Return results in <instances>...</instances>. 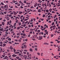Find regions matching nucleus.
Returning a JSON list of instances; mask_svg holds the SVG:
<instances>
[{
  "mask_svg": "<svg viewBox=\"0 0 60 60\" xmlns=\"http://www.w3.org/2000/svg\"><path fill=\"white\" fill-rule=\"evenodd\" d=\"M49 6V7H50L51 6V4L50 3H47V6Z\"/></svg>",
  "mask_w": 60,
  "mask_h": 60,
  "instance_id": "nucleus-1",
  "label": "nucleus"
},
{
  "mask_svg": "<svg viewBox=\"0 0 60 60\" xmlns=\"http://www.w3.org/2000/svg\"><path fill=\"white\" fill-rule=\"evenodd\" d=\"M38 40H41L42 39V37L40 36L38 37Z\"/></svg>",
  "mask_w": 60,
  "mask_h": 60,
  "instance_id": "nucleus-2",
  "label": "nucleus"
},
{
  "mask_svg": "<svg viewBox=\"0 0 60 60\" xmlns=\"http://www.w3.org/2000/svg\"><path fill=\"white\" fill-rule=\"evenodd\" d=\"M21 35H22L23 36H26V34L24 33H21Z\"/></svg>",
  "mask_w": 60,
  "mask_h": 60,
  "instance_id": "nucleus-3",
  "label": "nucleus"
},
{
  "mask_svg": "<svg viewBox=\"0 0 60 60\" xmlns=\"http://www.w3.org/2000/svg\"><path fill=\"white\" fill-rule=\"evenodd\" d=\"M8 58H9L7 56H6L5 57L3 58V59H8Z\"/></svg>",
  "mask_w": 60,
  "mask_h": 60,
  "instance_id": "nucleus-4",
  "label": "nucleus"
},
{
  "mask_svg": "<svg viewBox=\"0 0 60 60\" xmlns=\"http://www.w3.org/2000/svg\"><path fill=\"white\" fill-rule=\"evenodd\" d=\"M9 49L11 50H12V49H13V47H12V46H10V47H9Z\"/></svg>",
  "mask_w": 60,
  "mask_h": 60,
  "instance_id": "nucleus-5",
  "label": "nucleus"
},
{
  "mask_svg": "<svg viewBox=\"0 0 60 60\" xmlns=\"http://www.w3.org/2000/svg\"><path fill=\"white\" fill-rule=\"evenodd\" d=\"M0 31H2L3 32H4V28H1L0 29Z\"/></svg>",
  "mask_w": 60,
  "mask_h": 60,
  "instance_id": "nucleus-6",
  "label": "nucleus"
},
{
  "mask_svg": "<svg viewBox=\"0 0 60 60\" xmlns=\"http://www.w3.org/2000/svg\"><path fill=\"white\" fill-rule=\"evenodd\" d=\"M42 5L43 6V7H44V6H45V7H47V5L45 4H42Z\"/></svg>",
  "mask_w": 60,
  "mask_h": 60,
  "instance_id": "nucleus-7",
  "label": "nucleus"
},
{
  "mask_svg": "<svg viewBox=\"0 0 60 60\" xmlns=\"http://www.w3.org/2000/svg\"><path fill=\"white\" fill-rule=\"evenodd\" d=\"M12 56L13 57H16V56H17V55L15 54H14L12 55Z\"/></svg>",
  "mask_w": 60,
  "mask_h": 60,
  "instance_id": "nucleus-8",
  "label": "nucleus"
},
{
  "mask_svg": "<svg viewBox=\"0 0 60 60\" xmlns=\"http://www.w3.org/2000/svg\"><path fill=\"white\" fill-rule=\"evenodd\" d=\"M39 34L40 35H43V32H41L39 33Z\"/></svg>",
  "mask_w": 60,
  "mask_h": 60,
  "instance_id": "nucleus-9",
  "label": "nucleus"
},
{
  "mask_svg": "<svg viewBox=\"0 0 60 60\" xmlns=\"http://www.w3.org/2000/svg\"><path fill=\"white\" fill-rule=\"evenodd\" d=\"M46 29V27H45L44 29H42V28H41V30L42 31H43L44 30H45V29Z\"/></svg>",
  "mask_w": 60,
  "mask_h": 60,
  "instance_id": "nucleus-10",
  "label": "nucleus"
},
{
  "mask_svg": "<svg viewBox=\"0 0 60 60\" xmlns=\"http://www.w3.org/2000/svg\"><path fill=\"white\" fill-rule=\"evenodd\" d=\"M49 45V44H48L47 42H45L44 43V45Z\"/></svg>",
  "mask_w": 60,
  "mask_h": 60,
  "instance_id": "nucleus-11",
  "label": "nucleus"
},
{
  "mask_svg": "<svg viewBox=\"0 0 60 60\" xmlns=\"http://www.w3.org/2000/svg\"><path fill=\"white\" fill-rule=\"evenodd\" d=\"M26 26V24H24L23 25H21V26H23V27H25V26Z\"/></svg>",
  "mask_w": 60,
  "mask_h": 60,
  "instance_id": "nucleus-12",
  "label": "nucleus"
},
{
  "mask_svg": "<svg viewBox=\"0 0 60 60\" xmlns=\"http://www.w3.org/2000/svg\"><path fill=\"white\" fill-rule=\"evenodd\" d=\"M53 46L55 47H58V45H54Z\"/></svg>",
  "mask_w": 60,
  "mask_h": 60,
  "instance_id": "nucleus-13",
  "label": "nucleus"
},
{
  "mask_svg": "<svg viewBox=\"0 0 60 60\" xmlns=\"http://www.w3.org/2000/svg\"><path fill=\"white\" fill-rule=\"evenodd\" d=\"M5 23L4 22H2V25H3V26H4V25Z\"/></svg>",
  "mask_w": 60,
  "mask_h": 60,
  "instance_id": "nucleus-14",
  "label": "nucleus"
},
{
  "mask_svg": "<svg viewBox=\"0 0 60 60\" xmlns=\"http://www.w3.org/2000/svg\"><path fill=\"white\" fill-rule=\"evenodd\" d=\"M13 12L14 13V15H16V14H17V12H15L14 11H13Z\"/></svg>",
  "mask_w": 60,
  "mask_h": 60,
  "instance_id": "nucleus-15",
  "label": "nucleus"
},
{
  "mask_svg": "<svg viewBox=\"0 0 60 60\" xmlns=\"http://www.w3.org/2000/svg\"><path fill=\"white\" fill-rule=\"evenodd\" d=\"M20 33H18L17 34V35H20Z\"/></svg>",
  "mask_w": 60,
  "mask_h": 60,
  "instance_id": "nucleus-16",
  "label": "nucleus"
},
{
  "mask_svg": "<svg viewBox=\"0 0 60 60\" xmlns=\"http://www.w3.org/2000/svg\"><path fill=\"white\" fill-rule=\"evenodd\" d=\"M30 51H33V49L32 48H30Z\"/></svg>",
  "mask_w": 60,
  "mask_h": 60,
  "instance_id": "nucleus-17",
  "label": "nucleus"
},
{
  "mask_svg": "<svg viewBox=\"0 0 60 60\" xmlns=\"http://www.w3.org/2000/svg\"><path fill=\"white\" fill-rule=\"evenodd\" d=\"M26 4H27L28 5H30V3H28L27 2H26Z\"/></svg>",
  "mask_w": 60,
  "mask_h": 60,
  "instance_id": "nucleus-18",
  "label": "nucleus"
},
{
  "mask_svg": "<svg viewBox=\"0 0 60 60\" xmlns=\"http://www.w3.org/2000/svg\"><path fill=\"white\" fill-rule=\"evenodd\" d=\"M16 1L15 0H13L12 1V2H13V3H16Z\"/></svg>",
  "mask_w": 60,
  "mask_h": 60,
  "instance_id": "nucleus-19",
  "label": "nucleus"
},
{
  "mask_svg": "<svg viewBox=\"0 0 60 60\" xmlns=\"http://www.w3.org/2000/svg\"><path fill=\"white\" fill-rule=\"evenodd\" d=\"M13 51L14 52H16V49H15V48H13Z\"/></svg>",
  "mask_w": 60,
  "mask_h": 60,
  "instance_id": "nucleus-20",
  "label": "nucleus"
},
{
  "mask_svg": "<svg viewBox=\"0 0 60 60\" xmlns=\"http://www.w3.org/2000/svg\"><path fill=\"white\" fill-rule=\"evenodd\" d=\"M29 35L28 36V37H30V36H31V34H29Z\"/></svg>",
  "mask_w": 60,
  "mask_h": 60,
  "instance_id": "nucleus-21",
  "label": "nucleus"
},
{
  "mask_svg": "<svg viewBox=\"0 0 60 60\" xmlns=\"http://www.w3.org/2000/svg\"><path fill=\"white\" fill-rule=\"evenodd\" d=\"M49 11L50 12H51V11H52V9H50L49 10Z\"/></svg>",
  "mask_w": 60,
  "mask_h": 60,
  "instance_id": "nucleus-22",
  "label": "nucleus"
},
{
  "mask_svg": "<svg viewBox=\"0 0 60 60\" xmlns=\"http://www.w3.org/2000/svg\"><path fill=\"white\" fill-rule=\"evenodd\" d=\"M23 46L24 47V48H26V45H23Z\"/></svg>",
  "mask_w": 60,
  "mask_h": 60,
  "instance_id": "nucleus-23",
  "label": "nucleus"
},
{
  "mask_svg": "<svg viewBox=\"0 0 60 60\" xmlns=\"http://www.w3.org/2000/svg\"><path fill=\"white\" fill-rule=\"evenodd\" d=\"M15 19H19V17L17 16L15 17Z\"/></svg>",
  "mask_w": 60,
  "mask_h": 60,
  "instance_id": "nucleus-24",
  "label": "nucleus"
},
{
  "mask_svg": "<svg viewBox=\"0 0 60 60\" xmlns=\"http://www.w3.org/2000/svg\"><path fill=\"white\" fill-rule=\"evenodd\" d=\"M19 3H20V4H23V3H22V2H21V1H20L19 2Z\"/></svg>",
  "mask_w": 60,
  "mask_h": 60,
  "instance_id": "nucleus-25",
  "label": "nucleus"
},
{
  "mask_svg": "<svg viewBox=\"0 0 60 60\" xmlns=\"http://www.w3.org/2000/svg\"><path fill=\"white\" fill-rule=\"evenodd\" d=\"M17 30H19V29H20V27H18L17 28Z\"/></svg>",
  "mask_w": 60,
  "mask_h": 60,
  "instance_id": "nucleus-26",
  "label": "nucleus"
},
{
  "mask_svg": "<svg viewBox=\"0 0 60 60\" xmlns=\"http://www.w3.org/2000/svg\"><path fill=\"white\" fill-rule=\"evenodd\" d=\"M45 17H46V15H45L44 14H43V18H44Z\"/></svg>",
  "mask_w": 60,
  "mask_h": 60,
  "instance_id": "nucleus-27",
  "label": "nucleus"
},
{
  "mask_svg": "<svg viewBox=\"0 0 60 60\" xmlns=\"http://www.w3.org/2000/svg\"><path fill=\"white\" fill-rule=\"evenodd\" d=\"M23 53L24 54H26V52H23Z\"/></svg>",
  "mask_w": 60,
  "mask_h": 60,
  "instance_id": "nucleus-28",
  "label": "nucleus"
},
{
  "mask_svg": "<svg viewBox=\"0 0 60 60\" xmlns=\"http://www.w3.org/2000/svg\"><path fill=\"white\" fill-rule=\"evenodd\" d=\"M15 44H16V45L17 44H19V43L15 42Z\"/></svg>",
  "mask_w": 60,
  "mask_h": 60,
  "instance_id": "nucleus-29",
  "label": "nucleus"
},
{
  "mask_svg": "<svg viewBox=\"0 0 60 60\" xmlns=\"http://www.w3.org/2000/svg\"><path fill=\"white\" fill-rule=\"evenodd\" d=\"M23 51H25V52H27V50L23 49Z\"/></svg>",
  "mask_w": 60,
  "mask_h": 60,
  "instance_id": "nucleus-30",
  "label": "nucleus"
},
{
  "mask_svg": "<svg viewBox=\"0 0 60 60\" xmlns=\"http://www.w3.org/2000/svg\"><path fill=\"white\" fill-rule=\"evenodd\" d=\"M16 58H17V59H19V56H17L16 57Z\"/></svg>",
  "mask_w": 60,
  "mask_h": 60,
  "instance_id": "nucleus-31",
  "label": "nucleus"
},
{
  "mask_svg": "<svg viewBox=\"0 0 60 60\" xmlns=\"http://www.w3.org/2000/svg\"><path fill=\"white\" fill-rule=\"evenodd\" d=\"M46 12H49V10H46Z\"/></svg>",
  "mask_w": 60,
  "mask_h": 60,
  "instance_id": "nucleus-32",
  "label": "nucleus"
},
{
  "mask_svg": "<svg viewBox=\"0 0 60 60\" xmlns=\"http://www.w3.org/2000/svg\"><path fill=\"white\" fill-rule=\"evenodd\" d=\"M52 27H55V28H56V25H54V26H52Z\"/></svg>",
  "mask_w": 60,
  "mask_h": 60,
  "instance_id": "nucleus-33",
  "label": "nucleus"
},
{
  "mask_svg": "<svg viewBox=\"0 0 60 60\" xmlns=\"http://www.w3.org/2000/svg\"><path fill=\"white\" fill-rule=\"evenodd\" d=\"M18 25L19 26H20V25H21V23L20 22V23H18Z\"/></svg>",
  "mask_w": 60,
  "mask_h": 60,
  "instance_id": "nucleus-34",
  "label": "nucleus"
},
{
  "mask_svg": "<svg viewBox=\"0 0 60 60\" xmlns=\"http://www.w3.org/2000/svg\"><path fill=\"white\" fill-rule=\"evenodd\" d=\"M6 6H7V7H8V6H7V5H5L4 7V8H6Z\"/></svg>",
  "mask_w": 60,
  "mask_h": 60,
  "instance_id": "nucleus-35",
  "label": "nucleus"
},
{
  "mask_svg": "<svg viewBox=\"0 0 60 60\" xmlns=\"http://www.w3.org/2000/svg\"><path fill=\"white\" fill-rule=\"evenodd\" d=\"M8 41H11V38H8Z\"/></svg>",
  "mask_w": 60,
  "mask_h": 60,
  "instance_id": "nucleus-36",
  "label": "nucleus"
},
{
  "mask_svg": "<svg viewBox=\"0 0 60 60\" xmlns=\"http://www.w3.org/2000/svg\"><path fill=\"white\" fill-rule=\"evenodd\" d=\"M0 3L2 5H4V3L3 2H1Z\"/></svg>",
  "mask_w": 60,
  "mask_h": 60,
  "instance_id": "nucleus-37",
  "label": "nucleus"
},
{
  "mask_svg": "<svg viewBox=\"0 0 60 60\" xmlns=\"http://www.w3.org/2000/svg\"><path fill=\"white\" fill-rule=\"evenodd\" d=\"M54 24H55V23H54V22H53L52 24V26H53V25H54Z\"/></svg>",
  "mask_w": 60,
  "mask_h": 60,
  "instance_id": "nucleus-38",
  "label": "nucleus"
},
{
  "mask_svg": "<svg viewBox=\"0 0 60 60\" xmlns=\"http://www.w3.org/2000/svg\"><path fill=\"white\" fill-rule=\"evenodd\" d=\"M3 45L4 46H6V44L5 43H4L3 44Z\"/></svg>",
  "mask_w": 60,
  "mask_h": 60,
  "instance_id": "nucleus-39",
  "label": "nucleus"
},
{
  "mask_svg": "<svg viewBox=\"0 0 60 60\" xmlns=\"http://www.w3.org/2000/svg\"><path fill=\"white\" fill-rule=\"evenodd\" d=\"M30 30V31H33L34 30V29H31Z\"/></svg>",
  "mask_w": 60,
  "mask_h": 60,
  "instance_id": "nucleus-40",
  "label": "nucleus"
},
{
  "mask_svg": "<svg viewBox=\"0 0 60 60\" xmlns=\"http://www.w3.org/2000/svg\"><path fill=\"white\" fill-rule=\"evenodd\" d=\"M34 7H36V6H37V4H35V5H34Z\"/></svg>",
  "mask_w": 60,
  "mask_h": 60,
  "instance_id": "nucleus-41",
  "label": "nucleus"
},
{
  "mask_svg": "<svg viewBox=\"0 0 60 60\" xmlns=\"http://www.w3.org/2000/svg\"><path fill=\"white\" fill-rule=\"evenodd\" d=\"M8 43H9L10 44H12V43H11V41H9L8 42Z\"/></svg>",
  "mask_w": 60,
  "mask_h": 60,
  "instance_id": "nucleus-42",
  "label": "nucleus"
},
{
  "mask_svg": "<svg viewBox=\"0 0 60 60\" xmlns=\"http://www.w3.org/2000/svg\"><path fill=\"white\" fill-rule=\"evenodd\" d=\"M45 34H46L47 35H48V32L47 31L46 32H45Z\"/></svg>",
  "mask_w": 60,
  "mask_h": 60,
  "instance_id": "nucleus-43",
  "label": "nucleus"
},
{
  "mask_svg": "<svg viewBox=\"0 0 60 60\" xmlns=\"http://www.w3.org/2000/svg\"><path fill=\"white\" fill-rule=\"evenodd\" d=\"M13 30V28L11 29L10 30V31L11 32V31H12Z\"/></svg>",
  "mask_w": 60,
  "mask_h": 60,
  "instance_id": "nucleus-44",
  "label": "nucleus"
},
{
  "mask_svg": "<svg viewBox=\"0 0 60 60\" xmlns=\"http://www.w3.org/2000/svg\"><path fill=\"white\" fill-rule=\"evenodd\" d=\"M22 13V12H19V14H21Z\"/></svg>",
  "mask_w": 60,
  "mask_h": 60,
  "instance_id": "nucleus-45",
  "label": "nucleus"
},
{
  "mask_svg": "<svg viewBox=\"0 0 60 60\" xmlns=\"http://www.w3.org/2000/svg\"><path fill=\"white\" fill-rule=\"evenodd\" d=\"M28 27H31V25H30V24H29L28 25Z\"/></svg>",
  "mask_w": 60,
  "mask_h": 60,
  "instance_id": "nucleus-46",
  "label": "nucleus"
},
{
  "mask_svg": "<svg viewBox=\"0 0 60 60\" xmlns=\"http://www.w3.org/2000/svg\"><path fill=\"white\" fill-rule=\"evenodd\" d=\"M8 11H12V9L10 8L8 9Z\"/></svg>",
  "mask_w": 60,
  "mask_h": 60,
  "instance_id": "nucleus-47",
  "label": "nucleus"
},
{
  "mask_svg": "<svg viewBox=\"0 0 60 60\" xmlns=\"http://www.w3.org/2000/svg\"><path fill=\"white\" fill-rule=\"evenodd\" d=\"M34 37H36L37 36V35H34Z\"/></svg>",
  "mask_w": 60,
  "mask_h": 60,
  "instance_id": "nucleus-48",
  "label": "nucleus"
},
{
  "mask_svg": "<svg viewBox=\"0 0 60 60\" xmlns=\"http://www.w3.org/2000/svg\"><path fill=\"white\" fill-rule=\"evenodd\" d=\"M20 4H19V3H18V4H17V6H20Z\"/></svg>",
  "mask_w": 60,
  "mask_h": 60,
  "instance_id": "nucleus-49",
  "label": "nucleus"
},
{
  "mask_svg": "<svg viewBox=\"0 0 60 60\" xmlns=\"http://www.w3.org/2000/svg\"><path fill=\"white\" fill-rule=\"evenodd\" d=\"M9 23H10V22H7V25H8L9 24Z\"/></svg>",
  "mask_w": 60,
  "mask_h": 60,
  "instance_id": "nucleus-50",
  "label": "nucleus"
},
{
  "mask_svg": "<svg viewBox=\"0 0 60 60\" xmlns=\"http://www.w3.org/2000/svg\"><path fill=\"white\" fill-rule=\"evenodd\" d=\"M38 33H40V30H38L37 31Z\"/></svg>",
  "mask_w": 60,
  "mask_h": 60,
  "instance_id": "nucleus-51",
  "label": "nucleus"
},
{
  "mask_svg": "<svg viewBox=\"0 0 60 60\" xmlns=\"http://www.w3.org/2000/svg\"><path fill=\"white\" fill-rule=\"evenodd\" d=\"M0 51L1 52H3V49L2 48H1L0 49Z\"/></svg>",
  "mask_w": 60,
  "mask_h": 60,
  "instance_id": "nucleus-52",
  "label": "nucleus"
},
{
  "mask_svg": "<svg viewBox=\"0 0 60 60\" xmlns=\"http://www.w3.org/2000/svg\"><path fill=\"white\" fill-rule=\"evenodd\" d=\"M32 33H33V32H32V31H31L30 32V33H29V34H32Z\"/></svg>",
  "mask_w": 60,
  "mask_h": 60,
  "instance_id": "nucleus-53",
  "label": "nucleus"
},
{
  "mask_svg": "<svg viewBox=\"0 0 60 60\" xmlns=\"http://www.w3.org/2000/svg\"><path fill=\"white\" fill-rule=\"evenodd\" d=\"M33 19L32 18L31 19V22H33Z\"/></svg>",
  "mask_w": 60,
  "mask_h": 60,
  "instance_id": "nucleus-54",
  "label": "nucleus"
},
{
  "mask_svg": "<svg viewBox=\"0 0 60 60\" xmlns=\"http://www.w3.org/2000/svg\"><path fill=\"white\" fill-rule=\"evenodd\" d=\"M23 3L25 4H26V1H23Z\"/></svg>",
  "mask_w": 60,
  "mask_h": 60,
  "instance_id": "nucleus-55",
  "label": "nucleus"
},
{
  "mask_svg": "<svg viewBox=\"0 0 60 60\" xmlns=\"http://www.w3.org/2000/svg\"><path fill=\"white\" fill-rule=\"evenodd\" d=\"M50 43H51V44H53L54 43V42H53L51 41L50 42Z\"/></svg>",
  "mask_w": 60,
  "mask_h": 60,
  "instance_id": "nucleus-56",
  "label": "nucleus"
},
{
  "mask_svg": "<svg viewBox=\"0 0 60 60\" xmlns=\"http://www.w3.org/2000/svg\"><path fill=\"white\" fill-rule=\"evenodd\" d=\"M28 20V19H25L24 20L26 21V20Z\"/></svg>",
  "mask_w": 60,
  "mask_h": 60,
  "instance_id": "nucleus-57",
  "label": "nucleus"
},
{
  "mask_svg": "<svg viewBox=\"0 0 60 60\" xmlns=\"http://www.w3.org/2000/svg\"><path fill=\"white\" fill-rule=\"evenodd\" d=\"M8 28H9V27L8 26H6V27L5 28V29H7Z\"/></svg>",
  "mask_w": 60,
  "mask_h": 60,
  "instance_id": "nucleus-58",
  "label": "nucleus"
},
{
  "mask_svg": "<svg viewBox=\"0 0 60 60\" xmlns=\"http://www.w3.org/2000/svg\"><path fill=\"white\" fill-rule=\"evenodd\" d=\"M19 52H16V54H19Z\"/></svg>",
  "mask_w": 60,
  "mask_h": 60,
  "instance_id": "nucleus-59",
  "label": "nucleus"
},
{
  "mask_svg": "<svg viewBox=\"0 0 60 60\" xmlns=\"http://www.w3.org/2000/svg\"><path fill=\"white\" fill-rule=\"evenodd\" d=\"M18 41H19V42H21V40L19 39L18 40Z\"/></svg>",
  "mask_w": 60,
  "mask_h": 60,
  "instance_id": "nucleus-60",
  "label": "nucleus"
},
{
  "mask_svg": "<svg viewBox=\"0 0 60 60\" xmlns=\"http://www.w3.org/2000/svg\"><path fill=\"white\" fill-rule=\"evenodd\" d=\"M8 31V29H7V30H6V32H7Z\"/></svg>",
  "mask_w": 60,
  "mask_h": 60,
  "instance_id": "nucleus-61",
  "label": "nucleus"
},
{
  "mask_svg": "<svg viewBox=\"0 0 60 60\" xmlns=\"http://www.w3.org/2000/svg\"><path fill=\"white\" fill-rule=\"evenodd\" d=\"M3 21L4 22H5V21H6V20L5 19H4L3 20Z\"/></svg>",
  "mask_w": 60,
  "mask_h": 60,
  "instance_id": "nucleus-62",
  "label": "nucleus"
},
{
  "mask_svg": "<svg viewBox=\"0 0 60 60\" xmlns=\"http://www.w3.org/2000/svg\"><path fill=\"white\" fill-rule=\"evenodd\" d=\"M35 50H36V51H37V48H35Z\"/></svg>",
  "mask_w": 60,
  "mask_h": 60,
  "instance_id": "nucleus-63",
  "label": "nucleus"
},
{
  "mask_svg": "<svg viewBox=\"0 0 60 60\" xmlns=\"http://www.w3.org/2000/svg\"><path fill=\"white\" fill-rule=\"evenodd\" d=\"M27 22H28V21H27L24 23V24H26V23H27Z\"/></svg>",
  "mask_w": 60,
  "mask_h": 60,
  "instance_id": "nucleus-64",
  "label": "nucleus"
}]
</instances>
